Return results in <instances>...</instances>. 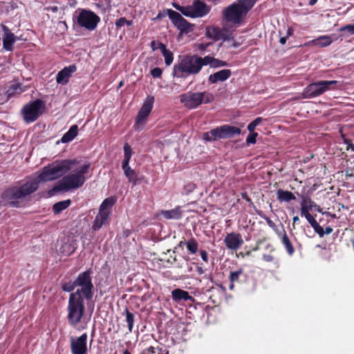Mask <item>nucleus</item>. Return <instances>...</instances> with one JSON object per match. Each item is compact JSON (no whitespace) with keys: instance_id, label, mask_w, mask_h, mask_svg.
Listing matches in <instances>:
<instances>
[{"instance_id":"23","label":"nucleus","mask_w":354,"mask_h":354,"mask_svg":"<svg viewBox=\"0 0 354 354\" xmlns=\"http://www.w3.org/2000/svg\"><path fill=\"white\" fill-rule=\"evenodd\" d=\"M232 75L230 69H223L213 74L208 77V81L211 84H216L218 82H224L229 79Z\"/></svg>"},{"instance_id":"43","label":"nucleus","mask_w":354,"mask_h":354,"mask_svg":"<svg viewBox=\"0 0 354 354\" xmlns=\"http://www.w3.org/2000/svg\"><path fill=\"white\" fill-rule=\"evenodd\" d=\"M262 120L263 119L261 117H258L256 119H254L248 125V131L250 133L253 132L255 130L257 126L259 125L262 122Z\"/></svg>"},{"instance_id":"27","label":"nucleus","mask_w":354,"mask_h":354,"mask_svg":"<svg viewBox=\"0 0 354 354\" xmlns=\"http://www.w3.org/2000/svg\"><path fill=\"white\" fill-rule=\"evenodd\" d=\"M109 216V212H104L99 210V213L95 216L92 226L93 230H99L102 227V226L106 223Z\"/></svg>"},{"instance_id":"39","label":"nucleus","mask_w":354,"mask_h":354,"mask_svg":"<svg viewBox=\"0 0 354 354\" xmlns=\"http://www.w3.org/2000/svg\"><path fill=\"white\" fill-rule=\"evenodd\" d=\"M125 315H126V321L128 324L129 331L131 333V332H132V330H133L135 316L127 308H126V310H125Z\"/></svg>"},{"instance_id":"59","label":"nucleus","mask_w":354,"mask_h":354,"mask_svg":"<svg viewBox=\"0 0 354 354\" xmlns=\"http://www.w3.org/2000/svg\"><path fill=\"white\" fill-rule=\"evenodd\" d=\"M263 260L266 261V262H271L274 260V257L271 254H263Z\"/></svg>"},{"instance_id":"49","label":"nucleus","mask_w":354,"mask_h":354,"mask_svg":"<svg viewBox=\"0 0 354 354\" xmlns=\"http://www.w3.org/2000/svg\"><path fill=\"white\" fill-rule=\"evenodd\" d=\"M312 227L314 229L315 232L319 235V237L322 238L324 236V229L323 227L319 224V223H315L312 226Z\"/></svg>"},{"instance_id":"54","label":"nucleus","mask_w":354,"mask_h":354,"mask_svg":"<svg viewBox=\"0 0 354 354\" xmlns=\"http://www.w3.org/2000/svg\"><path fill=\"white\" fill-rule=\"evenodd\" d=\"M212 45V43H202L198 45V49L201 51L205 52L207 50L208 47Z\"/></svg>"},{"instance_id":"34","label":"nucleus","mask_w":354,"mask_h":354,"mask_svg":"<svg viewBox=\"0 0 354 354\" xmlns=\"http://www.w3.org/2000/svg\"><path fill=\"white\" fill-rule=\"evenodd\" d=\"M124 171L125 176L127 178L129 183H131L133 185H136L138 183V174L135 170L132 169L130 166L126 167H122Z\"/></svg>"},{"instance_id":"46","label":"nucleus","mask_w":354,"mask_h":354,"mask_svg":"<svg viewBox=\"0 0 354 354\" xmlns=\"http://www.w3.org/2000/svg\"><path fill=\"white\" fill-rule=\"evenodd\" d=\"M180 12L188 17L193 18L192 15V7L191 6H183L181 8Z\"/></svg>"},{"instance_id":"21","label":"nucleus","mask_w":354,"mask_h":354,"mask_svg":"<svg viewBox=\"0 0 354 354\" xmlns=\"http://www.w3.org/2000/svg\"><path fill=\"white\" fill-rule=\"evenodd\" d=\"M77 70V66L75 64L69 65L64 67L62 70L58 72L56 81L58 84L65 85L68 82L69 77Z\"/></svg>"},{"instance_id":"32","label":"nucleus","mask_w":354,"mask_h":354,"mask_svg":"<svg viewBox=\"0 0 354 354\" xmlns=\"http://www.w3.org/2000/svg\"><path fill=\"white\" fill-rule=\"evenodd\" d=\"M333 41V40L332 39L330 36L323 35L312 40L311 43H313L315 46H318L320 47H326L330 46Z\"/></svg>"},{"instance_id":"63","label":"nucleus","mask_w":354,"mask_h":354,"mask_svg":"<svg viewBox=\"0 0 354 354\" xmlns=\"http://www.w3.org/2000/svg\"><path fill=\"white\" fill-rule=\"evenodd\" d=\"M333 228L330 226H328L326 227L325 230H324V234H329L333 232Z\"/></svg>"},{"instance_id":"25","label":"nucleus","mask_w":354,"mask_h":354,"mask_svg":"<svg viewBox=\"0 0 354 354\" xmlns=\"http://www.w3.org/2000/svg\"><path fill=\"white\" fill-rule=\"evenodd\" d=\"M176 254L174 251L168 250L167 253L162 254L159 261L160 263L166 268L172 266L176 261Z\"/></svg>"},{"instance_id":"50","label":"nucleus","mask_w":354,"mask_h":354,"mask_svg":"<svg viewBox=\"0 0 354 354\" xmlns=\"http://www.w3.org/2000/svg\"><path fill=\"white\" fill-rule=\"evenodd\" d=\"M162 71L159 67H156L151 70L150 74L154 78H160L162 75Z\"/></svg>"},{"instance_id":"36","label":"nucleus","mask_w":354,"mask_h":354,"mask_svg":"<svg viewBox=\"0 0 354 354\" xmlns=\"http://www.w3.org/2000/svg\"><path fill=\"white\" fill-rule=\"evenodd\" d=\"M116 199L115 197L111 196L105 198L100 207V211L104 212H109L110 209L113 207V205L115 203Z\"/></svg>"},{"instance_id":"40","label":"nucleus","mask_w":354,"mask_h":354,"mask_svg":"<svg viewBox=\"0 0 354 354\" xmlns=\"http://www.w3.org/2000/svg\"><path fill=\"white\" fill-rule=\"evenodd\" d=\"M198 59L199 63L201 64V68H203V66H207L208 64L212 67V64H213L214 57H212L210 55H207L204 57L198 56Z\"/></svg>"},{"instance_id":"56","label":"nucleus","mask_w":354,"mask_h":354,"mask_svg":"<svg viewBox=\"0 0 354 354\" xmlns=\"http://www.w3.org/2000/svg\"><path fill=\"white\" fill-rule=\"evenodd\" d=\"M306 218L308 221V222L310 224L311 226H313V225H315V223H317V221L315 220V218L313 217V216L311 215L310 214L307 215Z\"/></svg>"},{"instance_id":"52","label":"nucleus","mask_w":354,"mask_h":354,"mask_svg":"<svg viewBox=\"0 0 354 354\" xmlns=\"http://www.w3.org/2000/svg\"><path fill=\"white\" fill-rule=\"evenodd\" d=\"M133 151L131 146L128 143H125L124 145V156L131 157Z\"/></svg>"},{"instance_id":"38","label":"nucleus","mask_w":354,"mask_h":354,"mask_svg":"<svg viewBox=\"0 0 354 354\" xmlns=\"http://www.w3.org/2000/svg\"><path fill=\"white\" fill-rule=\"evenodd\" d=\"M301 199L306 201V204L308 207L310 211H315L318 212H322V209L319 205H317L309 196H301Z\"/></svg>"},{"instance_id":"48","label":"nucleus","mask_w":354,"mask_h":354,"mask_svg":"<svg viewBox=\"0 0 354 354\" xmlns=\"http://www.w3.org/2000/svg\"><path fill=\"white\" fill-rule=\"evenodd\" d=\"M258 136V133L255 132H250V134L246 138V142L248 145L255 144L257 142V137Z\"/></svg>"},{"instance_id":"7","label":"nucleus","mask_w":354,"mask_h":354,"mask_svg":"<svg viewBox=\"0 0 354 354\" xmlns=\"http://www.w3.org/2000/svg\"><path fill=\"white\" fill-rule=\"evenodd\" d=\"M214 100L213 95L205 91H188L180 95V101L188 109H197L203 103L207 104Z\"/></svg>"},{"instance_id":"5","label":"nucleus","mask_w":354,"mask_h":354,"mask_svg":"<svg viewBox=\"0 0 354 354\" xmlns=\"http://www.w3.org/2000/svg\"><path fill=\"white\" fill-rule=\"evenodd\" d=\"M201 71L198 55L187 56L174 66V76L185 78L189 75H196Z\"/></svg>"},{"instance_id":"6","label":"nucleus","mask_w":354,"mask_h":354,"mask_svg":"<svg viewBox=\"0 0 354 354\" xmlns=\"http://www.w3.org/2000/svg\"><path fill=\"white\" fill-rule=\"evenodd\" d=\"M341 84L336 80H321L308 84L303 91L304 98H313L326 91L339 89Z\"/></svg>"},{"instance_id":"16","label":"nucleus","mask_w":354,"mask_h":354,"mask_svg":"<svg viewBox=\"0 0 354 354\" xmlns=\"http://www.w3.org/2000/svg\"><path fill=\"white\" fill-rule=\"evenodd\" d=\"M225 28H221L218 26H207L205 28V35L214 41H218L222 39L223 41L220 44L219 46H222L226 41H229L230 37L228 35L223 32Z\"/></svg>"},{"instance_id":"1","label":"nucleus","mask_w":354,"mask_h":354,"mask_svg":"<svg viewBox=\"0 0 354 354\" xmlns=\"http://www.w3.org/2000/svg\"><path fill=\"white\" fill-rule=\"evenodd\" d=\"M257 0H236L221 12V24L225 28H239L244 24L247 15Z\"/></svg>"},{"instance_id":"18","label":"nucleus","mask_w":354,"mask_h":354,"mask_svg":"<svg viewBox=\"0 0 354 354\" xmlns=\"http://www.w3.org/2000/svg\"><path fill=\"white\" fill-rule=\"evenodd\" d=\"M3 34V47L6 51H12L14 44L19 39L10 29L4 24H1Z\"/></svg>"},{"instance_id":"14","label":"nucleus","mask_w":354,"mask_h":354,"mask_svg":"<svg viewBox=\"0 0 354 354\" xmlns=\"http://www.w3.org/2000/svg\"><path fill=\"white\" fill-rule=\"evenodd\" d=\"M52 163L59 178H61L71 171L73 166L79 165L80 161L77 159H64L54 161Z\"/></svg>"},{"instance_id":"61","label":"nucleus","mask_w":354,"mask_h":354,"mask_svg":"<svg viewBox=\"0 0 354 354\" xmlns=\"http://www.w3.org/2000/svg\"><path fill=\"white\" fill-rule=\"evenodd\" d=\"M241 197L243 199H245L247 202L250 203V204H252V201L251 198L249 197L247 192L241 193Z\"/></svg>"},{"instance_id":"29","label":"nucleus","mask_w":354,"mask_h":354,"mask_svg":"<svg viewBox=\"0 0 354 354\" xmlns=\"http://www.w3.org/2000/svg\"><path fill=\"white\" fill-rule=\"evenodd\" d=\"M78 133V127L76 124L72 125L69 130L65 133L61 138L62 143H68L72 141Z\"/></svg>"},{"instance_id":"20","label":"nucleus","mask_w":354,"mask_h":354,"mask_svg":"<svg viewBox=\"0 0 354 354\" xmlns=\"http://www.w3.org/2000/svg\"><path fill=\"white\" fill-rule=\"evenodd\" d=\"M224 243L227 248L236 250L243 245V240L239 233L232 232L226 235Z\"/></svg>"},{"instance_id":"19","label":"nucleus","mask_w":354,"mask_h":354,"mask_svg":"<svg viewBox=\"0 0 354 354\" xmlns=\"http://www.w3.org/2000/svg\"><path fill=\"white\" fill-rule=\"evenodd\" d=\"M193 18H201L208 15L211 7L201 0H194L192 4Z\"/></svg>"},{"instance_id":"17","label":"nucleus","mask_w":354,"mask_h":354,"mask_svg":"<svg viewBox=\"0 0 354 354\" xmlns=\"http://www.w3.org/2000/svg\"><path fill=\"white\" fill-rule=\"evenodd\" d=\"M87 334L83 333L77 338L71 337V350L72 354H86L87 352Z\"/></svg>"},{"instance_id":"31","label":"nucleus","mask_w":354,"mask_h":354,"mask_svg":"<svg viewBox=\"0 0 354 354\" xmlns=\"http://www.w3.org/2000/svg\"><path fill=\"white\" fill-rule=\"evenodd\" d=\"M158 48L160 49L165 58V64L167 66L171 65L174 60L173 53L170 50L167 49L166 46L164 44H158Z\"/></svg>"},{"instance_id":"11","label":"nucleus","mask_w":354,"mask_h":354,"mask_svg":"<svg viewBox=\"0 0 354 354\" xmlns=\"http://www.w3.org/2000/svg\"><path fill=\"white\" fill-rule=\"evenodd\" d=\"M45 109L44 102L37 99L25 104L21 109V114L26 122H33L38 119Z\"/></svg>"},{"instance_id":"28","label":"nucleus","mask_w":354,"mask_h":354,"mask_svg":"<svg viewBox=\"0 0 354 354\" xmlns=\"http://www.w3.org/2000/svg\"><path fill=\"white\" fill-rule=\"evenodd\" d=\"M161 215L166 219H180L183 216V211L180 207L170 210L162 211Z\"/></svg>"},{"instance_id":"33","label":"nucleus","mask_w":354,"mask_h":354,"mask_svg":"<svg viewBox=\"0 0 354 354\" xmlns=\"http://www.w3.org/2000/svg\"><path fill=\"white\" fill-rule=\"evenodd\" d=\"M281 242L283 244V245L285 247L286 250L289 255L291 256L295 253V248L292 245V243L285 230L283 231V234L281 235Z\"/></svg>"},{"instance_id":"30","label":"nucleus","mask_w":354,"mask_h":354,"mask_svg":"<svg viewBox=\"0 0 354 354\" xmlns=\"http://www.w3.org/2000/svg\"><path fill=\"white\" fill-rule=\"evenodd\" d=\"M28 88V86H23L20 83H15L9 86V88L8 90V95H20L22 93L27 91Z\"/></svg>"},{"instance_id":"12","label":"nucleus","mask_w":354,"mask_h":354,"mask_svg":"<svg viewBox=\"0 0 354 354\" xmlns=\"http://www.w3.org/2000/svg\"><path fill=\"white\" fill-rule=\"evenodd\" d=\"M153 96H148L144 101L141 109L138 113L137 117L136 118V122L133 126L136 131H140L143 129V126L146 122L147 118L153 109Z\"/></svg>"},{"instance_id":"51","label":"nucleus","mask_w":354,"mask_h":354,"mask_svg":"<svg viewBox=\"0 0 354 354\" xmlns=\"http://www.w3.org/2000/svg\"><path fill=\"white\" fill-rule=\"evenodd\" d=\"M339 31H348L351 35H354V24H348L342 26L340 28Z\"/></svg>"},{"instance_id":"53","label":"nucleus","mask_w":354,"mask_h":354,"mask_svg":"<svg viewBox=\"0 0 354 354\" xmlns=\"http://www.w3.org/2000/svg\"><path fill=\"white\" fill-rule=\"evenodd\" d=\"M125 23H127V19L122 17L117 19L115 24L117 28H120L125 25Z\"/></svg>"},{"instance_id":"35","label":"nucleus","mask_w":354,"mask_h":354,"mask_svg":"<svg viewBox=\"0 0 354 354\" xmlns=\"http://www.w3.org/2000/svg\"><path fill=\"white\" fill-rule=\"evenodd\" d=\"M71 204V201L70 199L57 202L53 205V212L55 214H58L67 209Z\"/></svg>"},{"instance_id":"47","label":"nucleus","mask_w":354,"mask_h":354,"mask_svg":"<svg viewBox=\"0 0 354 354\" xmlns=\"http://www.w3.org/2000/svg\"><path fill=\"white\" fill-rule=\"evenodd\" d=\"M227 66H229V64L227 62L214 57L213 64H212V68H219V67Z\"/></svg>"},{"instance_id":"45","label":"nucleus","mask_w":354,"mask_h":354,"mask_svg":"<svg viewBox=\"0 0 354 354\" xmlns=\"http://www.w3.org/2000/svg\"><path fill=\"white\" fill-rule=\"evenodd\" d=\"M310 209H308L307 204H306V201L301 199V216H304L305 218L307 215L310 214Z\"/></svg>"},{"instance_id":"62","label":"nucleus","mask_w":354,"mask_h":354,"mask_svg":"<svg viewBox=\"0 0 354 354\" xmlns=\"http://www.w3.org/2000/svg\"><path fill=\"white\" fill-rule=\"evenodd\" d=\"M147 351L150 354H156V348L151 346L147 349Z\"/></svg>"},{"instance_id":"15","label":"nucleus","mask_w":354,"mask_h":354,"mask_svg":"<svg viewBox=\"0 0 354 354\" xmlns=\"http://www.w3.org/2000/svg\"><path fill=\"white\" fill-rule=\"evenodd\" d=\"M59 176L57 174L55 168L53 166V163L48 164L45 166L41 172L37 176V178L32 180H36L39 185L40 182H48L59 179Z\"/></svg>"},{"instance_id":"60","label":"nucleus","mask_w":354,"mask_h":354,"mask_svg":"<svg viewBox=\"0 0 354 354\" xmlns=\"http://www.w3.org/2000/svg\"><path fill=\"white\" fill-rule=\"evenodd\" d=\"M158 44H162V42H160V41H152L151 42V48L153 50H157L158 48Z\"/></svg>"},{"instance_id":"2","label":"nucleus","mask_w":354,"mask_h":354,"mask_svg":"<svg viewBox=\"0 0 354 354\" xmlns=\"http://www.w3.org/2000/svg\"><path fill=\"white\" fill-rule=\"evenodd\" d=\"M90 167L91 164L87 162L77 168L75 172L64 176L56 183L50 192H66L81 187L86 180L85 174L88 172Z\"/></svg>"},{"instance_id":"3","label":"nucleus","mask_w":354,"mask_h":354,"mask_svg":"<svg viewBox=\"0 0 354 354\" xmlns=\"http://www.w3.org/2000/svg\"><path fill=\"white\" fill-rule=\"evenodd\" d=\"M38 188L37 180H31L20 186L8 188L2 193L1 198L10 207H18L24 198L35 192Z\"/></svg>"},{"instance_id":"41","label":"nucleus","mask_w":354,"mask_h":354,"mask_svg":"<svg viewBox=\"0 0 354 354\" xmlns=\"http://www.w3.org/2000/svg\"><path fill=\"white\" fill-rule=\"evenodd\" d=\"M75 281H69L62 283V289L64 292H72L76 288Z\"/></svg>"},{"instance_id":"55","label":"nucleus","mask_w":354,"mask_h":354,"mask_svg":"<svg viewBox=\"0 0 354 354\" xmlns=\"http://www.w3.org/2000/svg\"><path fill=\"white\" fill-rule=\"evenodd\" d=\"M346 178H354V167H348L345 171Z\"/></svg>"},{"instance_id":"9","label":"nucleus","mask_w":354,"mask_h":354,"mask_svg":"<svg viewBox=\"0 0 354 354\" xmlns=\"http://www.w3.org/2000/svg\"><path fill=\"white\" fill-rule=\"evenodd\" d=\"M92 274L93 271L89 268L80 273L75 279L76 286L81 288L80 289H77L75 292H79V294L82 295L87 300L91 299L93 295V290L94 286L92 283Z\"/></svg>"},{"instance_id":"37","label":"nucleus","mask_w":354,"mask_h":354,"mask_svg":"<svg viewBox=\"0 0 354 354\" xmlns=\"http://www.w3.org/2000/svg\"><path fill=\"white\" fill-rule=\"evenodd\" d=\"M185 245L189 253L196 254L198 250V244L196 239L192 237L186 243Z\"/></svg>"},{"instance_id":"13","label":"nucleus","mask_w":354,"mask_h":354,"mask_svg":"<svg viewBox=\"0 0 354 354\" xmlns=\"http://www.w3.org/2000/svg\"><path fill=\"white\" fill-rule=\"evenodd\" d=\"M167 15L174 25L180 30L181 32H188L192 30L191 24L184 19L178 12L168 9Z\"/></svg>"},{"instance_id":"24","label":"nucleus","mask_w":354,"mask_h":354,"mask_svg":"<svg viewBox=\"0 0 354 354\" xmlns=\"http://www.w3.org/2000/svg\"><path fill=\"white\" fill-rule=\"evenodd\" d=\"M171 297L172 299L177 303H179L182 301H194V299L192 296L189 295V293L187 291H185L180 288H176L171 291Z\"/></svg>"},{"instance_id":"8","label":"nucleus","mask_w":354,"mask_h":354,"mask_svg":"<svg viewBox=\"0 0 354 354\" xmlns=\"http://www.w3.org/2000/svg\"><path fill=\"white\" fill-rule=\"evenodd\" d=\"M241 133V129L236 127L224 124L203 133V139L206 142L216 141L220 139L233 138Z\"/></svg>"},{"instance_id":"4","label":"nucleus","mask_w":354,"mask_h":354,"mask_svg":"<svg viewBox=\"0 0 354 354\" xmlns=\"http://www.w3.org/2000/svg\"><path fill=\"white\" fill-rule=\"evenodd\" d=\"M84 297L79 292L71 293L67 307V319L69 325L76 326L79 324L85 313Z\"/></svg>"},{"instance_id":"57","label":"nucleus","mask_w":354,"mask_h":354,"mask_svg":"<svg viewBox=\"0 0 354 354\" xmlns=\"http://www.w3.org/2000/svg\"><path fill=\"white\" fill-rule=\"evenodd\" d=\"M200 254H201V259H203V261H205V263H207L208 262L207 252L205 250H201L200 251Z\"/></svg>"},{"instance_id":"58","label":"nucleus","mask_w":354,"mask_h":354,"mask_svg":"<svg viewBox=\"0 0 354 354\" xmlns=\"http://www.w3.org/2000/svg\"><path fill=\"white\" fill-rule=\"evenodd\" d=\"M131 157L124 156V159L122 162V167H126L129 166V162Z\"/></svg>"},{"instance_id":"42","label":"nucleus","mask_w":354,"mask_h":354,"mask_svg":"<svg viewBox=\"0 0 354 354\" xmlns=\"http://www.w3.org/2000/svg\"><path fill=\"white\" fill-rule=\"evenodd\" d=\"M230 37L229 41H226L223 46H225L227 48H237L240 46V44L238 43L234 39V37H232V34L230 33L227 35Z\"/></svg>"},{"instance_id":"44","label":"nucleus","mask_w":354,"mask_h":354,"mask_svg":"<svg viewBox=\"0 0 354 354\" xmlns=\"http://www.w3.org/2000/svg\"><path fill=\"white\" fill-rule=\"evenodd\" d=\"M258 214L266 221V223L274 231H277V226L274 221H272L268 216L263 215L261 212H258Z\"/></svg>"},{"instance_id":"26","label":"nucleus","mask_w":354,"mask_h":354,"mask_svg":"<svg viewBox=\"0 0 354 354\" xmlns=\"http://www.w3.org/2000/svg\"><path fill=\"white\" fill-rule=\"evenodd\" d=\"M277 199L280 203H290L296 200V197L293 193L290 191L279 189L277 191Z\"/></svg>"},{"instance_id":"64","label":"nucleus","mask_w":354,"mask_h":354,"mask_svg":"<svg viewBox=\"0 0 354 354\" xmlns=\"http://www.w3.org/2000/svg\"><path fill=\"white\" fill-rule=\"evenodd\" d=\"M294 30L292 28H288L286 32V37H289L293 35Z\"/></svg>"},{"instance_id":"22","label":"nucleus","mask_w":354,"mask_h":354,"mask_svg":"<svg viewBox=\"0 0 354 354\" xmlns=\"http://www.w3.org/2000/svg\"><path fill=\"white\" fill-rule=\"evenodd\" d=\"M246 278V274L242 268L235 271H231L229 276L230 284L229 288L233 290L235 285L241 284Z\"/></svg>"},{"instance_id":"10","label":"nucleus","mask_w":354,"mask_h":354,"mask_svg":"<svg viewBox=\"0 0 354 354\" xmlns=\"http://www.w3.org/2000/svg\"><path fill=\"white\" fill-rule=\"evenodd\" d=\"M73 21L80 27L92 31L97 28L100 17L92 10L80 9L78 15L73 17Z\"/></svg>"}]
</instances>
